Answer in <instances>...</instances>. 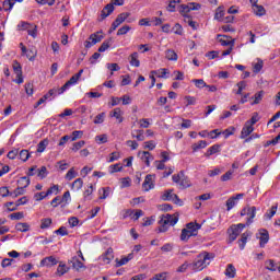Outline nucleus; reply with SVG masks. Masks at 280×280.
<instances>
[{"label":"nucleus","mask_w":280,"mask_h":280,"mask_svg":"<svg viewBox=\"0 0 280 280\" xmlns=\"http://www.w3.org/2000/svg\"><path fill=\"white\" fill-rule=\"evenodd\" d=\"M200 8H201L200 3H198V2H190L188 4H182L180 9H179V12L186 19L188 12H191V10H200Z\"/></svg>","instance_id":"5"},{"label":"nucleus","mask_w":280,"mask_h":280,"mask_svg":"<svg viewBox=\"0 0 280 280\" xmlns=\"http://www.w3.org/2000/svg\"><path fill=\"white\" fill-rule=\"evenodd\" d=\"M256 215L257 208L255 206L248 207L246 226H250V224H253V220H255Z\"/></svg>","instance_id":"16"},{"label":"nucleus","mask_w":280,"mask_h":280,"mask_svg":"<svg viewBox=\"0 0 280 280\" xmlns=\"http://www.w3.org/2000/svg\"><path fill=\"white\" fill-rule=\"evenodd\" d=\"M179 189H187V187H191V182L189 178L185 175L182 176V179H179Z\"/></svg>","instance_id":"27"},{"label":"nucleus","mask_w":280,"mask_h":280,"mask_svg":"<svg viewBox=\"0 0 280 280\" xmlns=\"http://www.w3.org/2000/svg\"><path fill=\"white\" fill-rule=\"evenodd\" d=\"M152 75H156V78H164L167 79V75H170V70L167 68H161L159 70H152Z\"/></svg>","instance_id":"21"},{"label":"nucleus","mask_w":280,"mask_h":280,"mask_svg":"<svg viewBox=\"0 0 280 280\" xmlns=\"http://www.w3.org/2000/svg\"><path fill=\"white\" fill-rule=\"evenodd\" d=\"M128 16H130L129 12H122L120 14H118V16L116 18V20L114 22H116V25H121V23H125V21L128 19Z\"/></svg>","instance_id":"31"},{"label":"nucleus","mask_w":280,"mask_h":280,"mask_svg":"<svg viewBox=\"0 0 280 280\" xmlns=\"http://www.w3.org/2000/svg\"><path fill=\"white\" fill-rule=\"evenodd\" d=\"M98 194H100V200H106V198L110 196V188L109 187L102 188L98 190Z\"/></svg>","instance_id":"39"},{"label":"nucleus","mask_w":280,"mask_h":280,"mask_svg":"<svg viewBox=\"0 0 280 280\" xmlns=\"http://www.w3.org/2000/svg\"><path fill=\"white\" fill-rule=\"evenodd\" d=\"M119 152H113L109 154V158L107 159V163H115V161H119Z\"/></svg>","instance_id":"59"},{"label":"nucleus","mask_w":280,"mask_h":280,"mask_svg":"<svg viewBox=\"0 0 280 280\" xmlns=\"http://www.w3.org/2000/svg\"><path fill=\"white\" fill-rule=\"evenodd\" d=\"M18 154H19L20 161H23V163H26V161H30V156H32L30 151L25 149L21 150Z\"/></svg>","instance_id":"33"},{"label":"nucleus","mask_w":280,"mask_h":280,"mask_svg":"<svg viewBox=\"0 0 280 280\" xmlns=\"http://www.w3.org/2000/svg\"><path fill=\"white\" fill-rule=\"evenodd\" d=\"M242 198H244V194H237L236 196L230 197L225 203L226 210L231 211V209L237 205V200H242Z\"/></svg>","instance_id":"11"},{"label":"nucleus","mask_w":280,"mask_h":280,"mask_svg":"<svg viewBox=\"0 0 280 280\" xmlns=\"http://www.w3.org/2000/svg\"><path fill=\"white\" fill-rule=\"evenodd\" d=\"M219 43H221V45L223 47H228L230 45V47H234L235 46V40L234 39H229V37L226 36H220L219 35Z\"/></svg>","instance_id":"24"},{"label":"nucleus","mask_w":280,"mask_h":280,"mask_svg":"<svg viewBox=\"0 0 280 280\" xmlns=\"http://www.w3.org/2000/svg\"><path fill=\"white\" fill-rule=\"evenodd\" d=\"M30 177L23 176L18 179V187H22V189H27L30 187Z\"/></svg>","instance_id":"25"},{"label":"nucleus","mask_w":280,"mask_h":280,"mask_svg":"<svg viewBox=\"0 0 280 280\" xmlns=\"http://www.w3.org/2000/svg\"><path fill=\"white\" fill-rule=\"evenodd\" d=\"M131 27L129 25H124L117 31V36H126L130 32Z\"/></svg>","instance_id":"52"},{"label":"nucleus","mask_w":280,"mask_h":280,"mask_svg":"<svg viewBox=\"0 0 280 280\" xmlns=\"http://www.w3.org/2000/svg\"><path fill=\"white\" fill-rule=\"evenodd\" d=\"M13 71L16 73V75H23L21 63H19V61L13 62Z\"/></svg>","instance_id":"57"},{"label":"nucleus","mask_w":280,"mask_h":280,"mask_svg":"<svg viewBox=\"0 0 280 280\" xmlns=\"http://www.w3.org/2000/svg\"><path fill=\"white\" fill-rule=\"evenodd\" d=\"M161 200L171 201L174 202L175 205H178L180 202L178 195L174 194V189L165 190L161 196Z\"/></svg>","instance_id":"4"},{"label":"nucleus","mask_w":280,"mask_h":280,"mask_svg":"<svg viewBox=\"0 0 280 280\" xmlns=\"http://www.w3.org/2000/svg\"><path fill=\"white\" fill-rule=\"evenodd\" d=\"M84 145H86V142L84 140H81L79 142H74L72 144V152H78V150H82V148H84Z\"/></svg>","instance_id":"48"},{"label":"nucleus","mask_w":280,"mask_h":280,"mask_svg":"<svg viewBox=\"0 0 280 280\" xmlns=\"http://www.w3.org/2000/svg\"><path fill=\"white\" fill-rule=\"evenodd\" d=\"M215 258V254L203 252L200 253L192 264H190V269L192 272H201V270H205L209 264H211V259Z\"/></svg>","instance_id":"1"},{"label":"nucleus","mask_w":280,"mask_h":280,"mask_svg":"<svg viewBox=\"0 0 280 280\" xmlns=\"http://www.w3.org/2000/svg\"><path fill=\"white\" fill-rule=\"evenodd\" d=\"M70 264H72V268L77 270V272H80V270L82 269L86 270V266H84V264L80 261L78 256L72 257Z\"/></svg>","instance_id":"15"},{"label":"nucleus","mask_w":280,"mask_h":280,"mask_svg":"<svg viewBox=\"0 0 280 280\" xmlns=\"http://www.w3.org/2000/svg\"><path fill=\"white\" fill-rule=\"evenodd\" d=\"M154 178H156V176L151 174L145 176L144 182L142 184L143 191H150V189H154Z\"/></svg>","instance_id":"9"},{"label":"nucleus","mask_w":280,"mask_h":280,"mask_svg":"<svg viewBox=\"0 0 280 280\" xmlns=\"http://www.w3.org/2000/svg\"><path fill=\"white\" fill-rule=\"evenodd\" d=\"M57 264H58V260L54 256H48L40 260L42 267L47 266L49 268L51 266H56Z\"/></svg>","instance_id":"17"},{"label":"nucleus","mask_w":280,"mask_h":280,"mask_svg":"<svg viewBox=\"0 0 280 280\" xmlns=\"http://www.w3.org/2000/svg\"><path fill=\"white\" fill-rule=\"evenodd\" d=\"M130 185H131L130 177L120 178V187L122 189L126 188V187H130Z\"/></svg>","instance_id":"62"},{"label":"nucleus","mask_w":280,"mask_h":280,"mask_svg":"<svg viewBox=\"0 0 280 280\" xmlns=\"http://www.w3.org/2000/svg\"><path fill=\"white\" fill-rule=\"evenodd\" d=\"M79 77L77 74L72 75L69 81H67L59 90H58V95H62L65 91L69 90V88L78 84Z\"/></svg>","instance_id":"7"},{"label":"nucleus","mask_w":280,"mask_h":280,"mask_svg":"<svg viewBox=\"0 0 280 280\" xmlns=\"http://www.w3.org/2000/svg\"><path fill=\"white\" fill-rule=\"evenodd\" d=\"M203 148H207V141L205 140H200L191 145L192 152H198V150H203Z\"/></svg>","instance_id":"37"},{"label":"nucleus","mask_w":280,"mask_h":280,"mask_svg":"<svg viewBox=\"0 0 280 280\" xmlns=\"http://www.w3.org/2000/svg\"><path fill=\"white\" fill-rule=\"evenodd\" d=\"M135 259V254H128L127 256H122L121 259L116 258V268H121V266H126L128 261H132Z\"/></svg>","instance_id":"13"},{"label":"nucleus","mask_w":280,"mask_h":280,"mask_svg":"<svg viewBox=\"0 0 280 280\" xmlns=\"http://www.w3.org/2000/svg\"><path fill=\"white\" fill-rule=\"evenodd\" d=\"M40 229H49L51 226V218L42 219Z\"/></svg>","instance_id":"54"},{"label":"nucleus","mask_w":280,"mask_h":280,"mask_svg":"<svg viewBox=\"0 0 280 280\" xmlns=\"http://www.w3.org/2000/svg\"><path fill=\"white\" fill-rule=\"evenodd\" d=\"M178 217L176 214H163L160 220L159 233H167L170 226H176Z\"/></svg>","instance_id":"2"},{"label":"nucleus","mask_w":280,"mask_h":280,"mask_svg":"<svg viewBox=\"0 0 280 280\" xmlns=\"http://www.w3.org/2000/svg\"><path fill=\"white\" fill-rule=\"evenodd\" d=\"M47 196H49V195H47V191H46V192H45V191L36 192V194L34 195V200H36L37 202H40V200H45V198H46Z\"/></svg>","instance_id":"56"},{"label":"nucleus","mask_w":280,"mask_h":280,"mask_svg":"<svg viewBox=\"0 0 280 280\" xmlns=\"http://www.w3.org/2000/svg\"><path fill=\"white\" fill-rule=\"evenodd\" d=\"M104 119H106V113L103 112L95 116L93 122L96 125L104 124Z\"/></svg>","instance_id":"50"},{"label":"nucleus","mask_w":280,"mask_h":280,"mask_svg":"<svg viewBox=\"0 0 280 280\" xmlns=\"http://www.w3.org/2000/svg\"><path fill=\"white\" fill-rule=\"evenodd\" d=\"M264 69V60L257 59V61L253 62V71L254 73H259Z\"/></svg>","instance_id":"34"},{"label":"nucleus","mask_w":280,"mask_h":280,"mask_svg":"<svg viewBox=\"0 0 280 280\" xmlns=\"http://www.w3.org/2000/svg\"><path fill=\"white\" fill-rule=\"evenodd\" d=\"M95 141H96V143H98V144L108 143V136H107L106 133L96 136V137H95Z\"/></svg>","instance_id":"51"},{"label":"nucleus","mask_w":280,"mask_h":280,"mask_svg":"<svg viewBox=\"0 0 280 280\" xmlns=\"http://www.w3.org/2000/svg\"><path fill=\"white\" fill-rule=\"evenodd\" d=\"M232 233H230L229 240L230 242H235L237 240V236L242 233L240 230H237L236 226L232 225L231 226Z\"/></svg>","instance_id":"35"},{"label":"nucleus","mask_w":280,"mask_h":280,"mask_svg":"<svg viewBox=\"0 0 280 280\" xmlns=\"http://www.w3.org/2000/svg\"><path fill=\"white\" fill-rule=\"evenodd\" d=\"M257 240H259L260 248H264L270 241V234L268 233V230H265V229L259 230L257 234Z\"/></svg>","instance_id":"6"},{"label":"nucleus","mask_w":280,"mask_h":280,"mask_svg":"<svg viewBox=\"0 0 280 280\" xmlns=\"http://www.w3.org/2000/svg\"><path fill=\"white\" fill-rule=\"evenodd\" d=\"M127 215H130L131 217V220H139V218H141L143 215V210H137L135 212V210H127Z\"/></svg>","instance_id":"29"},{"label":"nucleus","mask_w":280,"mask_h":280,"mask_svg":"<svg viewBox=\"0 0 280 280\" xmlns=\"http://www.w3.org/2000/svg\"><path fill=\"white\" fill-rule=\"evenodd\" d=\"M191 83L195 84L197 89H205L207 86V82H205L203 79H194Z\"/></svg>","instance_id":"47"},{"label":"nucleus","mask_w":280,"mask_h":280,"mask_svg":"<svg viewBox=\"0 0 280 280\" xmlns=\"http://www.w3.org/2000/svg\"><path fill=\"white\" fill-rule=\"evenodd\" d=\"M165 58H166V60L176 62V60H178V54H176V51L174 49H167V50H165Z\"/></svg>","instance_id":"23"},{"label":"nucleus","mask_w":280,"mask_h":280,"mask_svg":"<svg viewBox=\"0 0 280 280\" xmlns=\"http://www.w3.org/2000/svg\"><path fill=\"white\" fill-rule=\"evenodd\" d=\"M47 145H49V140L44 139L37 144V152L43 153L44 150L47 149Z\"/></svg>","instance_id":"46"},{"label":"nucleus","mask_w":280,"mask_h":280,"mask_svg":"<svg viewBox=\"0 0 280 280\" xmlns=\"http://www.w3.org/2000/svg\"><path fill=\"white\" fill-rule=\"evenodd\" d=\"M113 12H115V5L113 4H107L104 7V9L101 12V18L102 19H106L107 16H110V14H113Z\"/></svg>","instance_id":"19"},{"label":"nucleus","mask_w":280,"mask_h":280,"mask_svg":"<svg viewBox=\"0 0 280 280\" xmlns=\"http://www.w3.org/2000/svg\"><path fill=\"white\" fill-rule=\"evenodd\" d=\"M261 100H264V91L257 92L254 95V102L252 104H259V102H261Z\"/></svg>","instance_id":"63"},{"label":"nucleus","mask_w":280,"mask_h":280,"mask_svg":"<svg viewBox=\"0 0 280 280\" xmlns=\"http://www.w3.org/2000/svg\"><path fill=\"white\" fill-rule=\"evenodd\" d=\"M70 270L69 267H67V265L60 262L59 266L57 267V271L56 275L58 277H62L63 275H67V272Z\"/></svg>","instance_id":"28"},{"label":"nucleus","mask_w":280,"mask_h":280,"mask_svg":"<svg viewBox=\"0 0 280 280\" xmlns=\"http://www.w3.org/2000/svg\"><path fill=\"white\" fill-rule=\"evenodd\" d=\"M248 237H250V233L245 232L242 234L241 240L238 241V246L241 250H244V248L246 247V242H248Z\"/></svg>","instance_id":"26"},{"label":"nucleus","mask_w":280,"mask_h":280,"mask_svg":"<svg viewBox=\"0 0 280 280\" xmlns=\"http://www.w3.org/2000/svg\"><path fill=\"white\" fill-rule=\"evenodd\" d=\"M82 135H84L83 131H73L72 136H70V141H78V139H82Z\"/></svg>","instance_id":"58"},{"label":"nucleus","mask_w":280,"mask_h":280,"mask_svg":"<svg viewBox=\"0 0 280 280\" xmlns=\"http://www.w3.org/2000/svg\"><path fill=\"white\" fill-rule=\"evenodd\" d=\"M103 39H104V35L102 34V31L93 33L90 35L89 39L84 42V47L85 49H91L93 45H97V43H102Z\"/></svg>","instance_id":"3"},{"label":"nucleus","mask_w":280,"mask_h":280,"mask_svg":"<svg viewBox=\"0 0 280 280\" xmlns=\"http://www.w3.org/2000/svg\"><path fill=\"white\" fill-rule=\"evenodd\" d=\"M189 237H194V234L186 229L182 230L180 240L182 242H188Z\"/></svg>","instance_id":"41"},{"label":"nucleus","mask_w":280,"mask_h":280,"mask_svg":"<svg viewBox=\"0 0 280 280\" xmlns=\"http://www.w3.org/2000/svg\"><path fill=\"white\" fill-rule=\"evenodd\" d=\"M224 275L229 279H235V275H237V270L235 269V266H233V264H229L226 266Z\"/></svg>","instance_id":"20"},{"label":"nucleus","mask_w":280,"mask_h":280,"mask_svg":"<svg viewBox=\"0 0 280 280\" xmlns=\"http://www.w3.org/2000/svg\"><path fill=\"white\" fill-rule=\"evenodd\" d=\"M255 127L250 125V122H245L244 127L241 131V139H246V137H249L252 132H254Z\"/></svg>","instance_id":"14"},{"label":"nucleus","mask_w":280,"mask_h":280,"mask_svg":"<svg viewBox=\"0 0 280 280\" xmlns=\"http://www.w3.org/2000/svg\"><path fill=\"white\" fill-rule=\"evenodd\" d=\"M201 229L202 224L200 223L190 222L186 224V230H188V232L192 234V237H196V235H198V231H200Z\"/></svg>","instance_id":"12"},{"label":"nucleus","mask_w":280,"mask_h":280,"mask_svg":"<svg viewBox=\"0 0 280 280\" xmlns=\"http://www.w3.org/2000/svg\"><path fill=\"white\" fill-rule=\"evenodd\" d=\"M124 170V166L121 164H113L109 166V173L115 174L117 172H121Z\"/></svg>","instance_id":"53"},{"label":"nucleus","mask_w":280,"mask_h":280,"mask_svg":"<svg viewBox=\"0 0 280 280\" xmlns=\"http://www.w3.org/2000/svg\"><path fill=\"white\" fill-rule=\"evenodd\" d=\"M112 43L113 39H106L105 42H103L102 45L98 47V52L103 54V51H106L110 47Z\"/></svg>","instance_id":"44"},{"label":"nucleus","mask_w":280,"mask_h":280,"mask_svg":"<svg viewBox=\"0 0 280 280\" xmlns=\"http://www.w3.org/2000/svg\"><path fill=\"white\" fill-rule=\"evenodd\" d=\"M109 116L117 119L118 124L124 121V110H121L119 107H116L113 112H110Z\"/></svg>","instance_id":"18"},{"label":"nucleus","mask_w":280,"mask_h":280,"mask_svg":"<svg viewBox=\"0 0 280 280\" xmlns=\"http://www.w3.org/2000/svg\"><path fill=\"white\" fill-rule=\"evenodd\" d=\"M253 11L256 14V16H264L266 14V9L264 8V5H255L253 8Z\"/></svg>","instance_id":"42"},{"label":"nucleus","mask_w":280,"mask_h":280,"mask_svg":"<svg viewBox=\"0 0 280 280\" xmlns=\"http://www.w3.org/2000/svg\"><path fill=\"white\" fill-rule=\"evenodd\" d=\"M129 65H131V67H141V61H139V52H132L129 56Z\"/></svg>","instance_id":"22"},{"label":"nucleus","mask_w":280,"mask_h":280,"mask_svg":"<svg viewBox=\"0 0 280 280\" xmlns=\"http://www.w3.org/2000/svg\"><path fill=\"white\" fill-rule=\"evenodd\" d=\"M15 230L19 231L20 233H27V231H30V224H27V223H18L15 225Z\"/></svg>","instance_id":"43"},{"label":"nucleus","mask_w":280,"mask_h":280,"mask_svg":"<svg viewBox=\"0 0 280 280\" xmlns=\"http://www.w3.org/2000/svg\"><path fill=\"white\" fill-rule=\"evenodd\" d=\"M156 148V142L154 140L145 141L143 149L144 150H154Z\"/></svg>","instance_id":"55"},{"label":"nucleus","mask_w":280,"mask_h":280,"mask_svg":"<svg viewBox=\"0 0 280 280\" xmlns=\"http://www.w3.org/2000/svg\"><path fill=\"white\" fill-rule=\"evenodd\" d=\"M14 4L15 0H4L2 3V8L5 12H10L14 8Z\"/></svg>","instance_id":"36"},{"label":"nucleus","mask_w":280,"mask_h":280,"mask_svg":"<svg viewBox=\"0 0 280 280\" xmlns=\"http://www.w3.org/2000/svg\"><path fill=\"white\" fill-rule=\"evenodd\" d=\"M47 167L46 166H42L39 170H38V174H37V176L39 177V178H47Z\"/></svg>","instance_id":"64"},{"label":"nucleus","mask_w":280,"mask_h":280,"mask_svg":"<svg viewBox=\"0 0 280 280\" xmlns=\"http://www.w3.org/2000/svg\"><path fill=\"white\" fill-rule=\"evenodd\" d=\"M78 176V172H75V167H71L66 174V180H73Z\"/></svg>","instance_id":"49"},{"label":"nucleus","mask_w":280,"mask_h":280,"mask_svg":"<svg viewBox=\"0 0 280 280\" xmlns=\"http://www.w3.org/2000/svg\"><path fill=\"white\" fill-rule=\"evenodd\" d=\"M21 205H27V197H22L20 199L16 200L15 206L13 208H9L10 211H16V209L19 207H21Z\"/></svg>","instance_id":"45"},{"label":"nucleus","mask_w":280,"mask_h":280,"mask_svg":"<svg viewBox=\"0 0 280 280\" xmlns=\"http://www.w3.org/2000/svg\"><path fill=\"white\" fill-rule=\"evenodd\" d=\"M46 192L48 196H51V194L58 195L60 194V188L58 185H52Z\"/></svg>","instance_id":"60"},{"label":"nucleus","mask_w":280,"mask_h":280,"mask_svg":"<svg viewBox=\"0 0 280 280\" xmlns=\"http://www.w3.org/2000/svg\"><path fill=\"white\" fill-rule=\"evenodd\" d=\"M132 139H137V141H145V136L143 135V130L138 129L131 133Z\"/></svg>","instance_id":"38"},{"label":"nucleus","mask_w":280,"mask_h":280,"mask_svg":"<svg viewBox=\"0 0 280 280\" xmlns=\"http://www.w3.org/2000/svg\"><path fill=\"white\" fill-rule=\"evenodd\" d=\"M138 156L145 163L147 167H150V162L154 161V156L149 151H139Z\"/></svg>","instance_id":"10"},{"label":"nucleus","mask_w":280,"mask_h":280,"mask_svg":"<svg viewBox=\"0 0 280 280\" xmlns=\"http://www.w3.org/2000/svg\"><path fill=\"white\" fill-rule=\"evenodd\" d=\"M82 187H84V180H82V178H77L71 185V189H73V191H80Z\"/></svg>","instance_id":"30"},{"label":"nucleus","mask_w":280,"mask_h":280,"mask_svg":"<svg viewBox=\"0 0 280 280\" xmlns=\"http://www.w3.org/2000/svg\"><path fill=\"white\" fill-rule=\"evenodd\" d=\"M115 259V252L113 250V247H109L106 249L105 253L102 254L100 257V260L103 261V264H110Z\"/></svg>","instance_id":"8"},{"label":"nucleus","mask_w":280,"mask_h":280,"mask_svg":"<svg viewBox=\"0 0 280 280\" xmlns=\"http://www.w3.org/2000/svg\"><path fill=\"white\" fill-rule=\"evenodd\" d=\"M25 194V188L18 186L12 192H10V196L12 198H19V196H23Z\"/></svg>","instance_id":"40"},{"label":"nucleus","mask_w":280,"mask_h":280,"mask_svg":"<svg viewBox=\"0 0 280 280\" xmlns=\"http://www.w3.org/2000/svg\"><path fill=\"white\" fill-rule=\"evenodd\" d=\"M188 268H191V264L185 261L177 268L176 272H187Z\"/></svg>","instance_id":"61"},{"label":"nucleus","mask_w":280,"mask_h":280,"mask_svg":"<svg viewBox=\"0 0 280 280\" xmlns=\"http://www.w3.org/2000/svg\"><path fill=\"white\" fill-rule=\"evenodd\" d=\"M218 152H220V145L214 144L207 150V152L205 153V156L209 159V156H213V154H218Z\"/></svg>","instance_id":"32"}]
</instances>
